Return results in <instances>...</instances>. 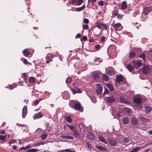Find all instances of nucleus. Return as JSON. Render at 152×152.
Returning a JSON list of instances; mask_svg holds the SVG:
<instances>
[{
  "label": "nucleus",
  "mask_w": 152,
  "mask_h": 152,
  "mask_svg": "<svg viewBox=\"0 0 152 152\" xmlns=\"http://www.w3.org/2000/svg\"><path fill=\"white\" fill-rule=\"evenodd\" d=\"M69 105L71 107L75 110H78L81 112L83 111V108L81 106L79 102L76 103L73 100L70 101Z\"/></svg>",
  "instance_id": "nucleus-1"
},
{
  "label": "nucleus",
  "mask_w": 152,
  "mask_h": 152,
  "mask_svg": "<svg viewBox=\"0 0 152 152\" xmlns=\"http://www.w3.org/2000/svg\"><path fill=\"white\" fill-rule=\"evenodd\" d=\"M103 88L100 84H98L96 87V92L98 95H100L102 92Z\"/></svg>",
  "instance_id": "nucleus-2"
},
{
  "label": "nucleus",
  "mask_w": 152,
  "mask_h": 152,
  "mask_svg": "<svg viewBox=\"0 0 152 152\" xmlns=\"http://www.w3.org/2000/svg\"><path fill=\"white\" fill-rule=\"evenodd\" d=\"M132 63L133 64L134 67L136 69L141 66L142 65V62L140 61H137L134 60L132 61Z\"/></svg>",
  "instance_id": "nucleus-3"
},
{
  "label": "nucleus",
  "mask_w": 152,
  "mask_h": 152,
  "mask_svg": "<svg viewBox=\"0 0 152 152\" xmlns=\"http://www.w3.org/2000/svg\"><path fill=\"white\" fill-rule=\"evenodd\" d=\"M124 77L122 75H120L116 76L115 80L118 83H120L124 81Z\"/></svg>",
  "instance_id": "nucleus-4"
},
{
  "label": "nucleus",
  "mask_w": 152,
  "mask_h": 152,
  "mask_svg": "<svg viewBox=\"0 0 152 152\" xmlns=\"http://www.w3.org/2000/svg\"><path fill=\"white\" fill-rule=\"evenodd\" d=\"M113 27L115 30L120 31L123 28L121 24L119 23L115 24L113 26Z\"/></svg>",
  "instance_id": "nucleus-5"
},
{
  "label": "nucleus",
  "mask_w": 152,
  "mask_h": 152,
  "mask_svg": "<svg viewBox=\"0 0 152 152\" xmlns=\"http://www.w3.org/2000/svg\"><path fill=\"white\" fill-rule=\"evenodd\" d=\"M107 73L110 75H113L115 73V71L114 69L110 67L107 69L106 70Z\"/></svg>",
  "instance_id": "nucleus-6"
},
{
  "label": "nucleus",
  "mask_w": 152,
  "mask_h": 152,
  "mask_svg": "<svg viewBox=\"0 0 152 152\" xmlns=\"http://www.w3.org/2000/svg\"><path fill=\"white\" fill-rule=\"evenodd\" d=\"M27 113V106H25L22 110V117L24 118L26 116Z\"/></svg>",
  "instance_id": "nucleus-7"
},
{
  "label": "nucleus",
  "mask_w": 152,
  "mask_h": 152,
  "mask_svg": "<svg viewBox=\"0 0 152 152\" xmlns=\"http://www.w3.org/2000/svg\"><path fill=\"white\" fill-rule=\"evenodd\" d=\"M43 116L42 113L41 112H39L38 113L35 114L33 117L34 119H36L41 118Z\"/></svg>",
  "instance_id": "nucleus-8"
},
{
  "label": "nucleus",
  "mask_w": 152,
  "mask_h": 152,
  "mask_svg": "<svg viewBox=\"0 0 152 152\" xmlns=\"http://www.w3.org/2000/svg\"><path fill=\"white\" fill-rule=\"evenodd\" d=\"M108 142L112 145L115 146L117 145V142L115 140L110 139H108L107 140Z\"/></svg>",
  "instance_id": "nucleus-9"
},
{
  "label": "nucleus",
  "mask_w": 152,
  "mask_h": 152,
  "mask_svg": "<svg viewBox=\"0 0 152 152\" xmlns=\"http://www.w3.org/2000/svg\"><path fill=\"white\" fill-rule=\"evenodd\" d=\"M106 99L107 102L110 103L114 102L115 100V99L113 96L107 97Z\"/></svg>",
  "instance_id": "nucleus-10"
},
{
  "label": "nucleus",
  "mask_w": 152,
  "mask_h": 152,
  "mask_svg": "<svg viewBox=\"0 0 152 152\" xmlns=\"http://www.w3.org/2000/svg\"><path fill=\"white\" fill-rule=\"evenodd\" d=\"M152 11V8L151 7H146L144 10V13L145 15H146Z\"/></svg>",
  "instance_id": "nucleus-11"
},
{
  "label": "nucleus",
  "mask_w": 152,
  "mask_h": 152,
  "mask_svg": "<svg viewBox=\"0 0 152 152\" xmlns=\"http://www.w3.org/2000/svg\"><path fill=\"white\" fill-rule=\"evenodd\" d=\"M143 73L146 75L149 71V68L147 66H144L142 69Z\"/></svg>",
  "instance_id": "nucleus-12"
},
{
  "label": "nucleus",
  "mask_w": 152,
  "mask_h": 152,
  "mask_svg": "<svg viewBox=\"0 0 152 152\" xmlns=\"http://www.w3.org/2000/svg\"><path fill=\"white\" fill-rule=\"evenodd\" d=\"M121 9L124 10L126 9L127 7L126 2V1H123L121 5Z\"/></svg>",
  "instance_id": "nucleus-13"
},
{
  "label": "nucleus",
  "mask_w": 152,
  "mask_h": 152,
  "mask_svg": "<svg viewBox=\"0 0 152 152\" xmlns=\"http://www.w3.org/2000/svg\"><path fill=\"white\" fill-rule=\"evenodd\" d=\"M136 53L135 52L131 51L129 53V58L130 59H132L136 56Z\"/></svg>",
  "instance_id": "nucleus-14"
},
{
  "label": "nucleus",
  "mask_w": 152,
  "mask_h": 152,
  "mask_svg": "<svg viewBox=\"0 0 152 152\" xmlns=\"http://www.w3.org/2000/svg\"><path fill=\"white\" fill-rule=\"evenodd\" d=\"M93 76L94 78V79L97 81L99 79V74L98 73L96 72H94L93 73Z\"/></svg>",
  "instance_id": "nucleus-15"
},
{
  "label": "nucleus",
  "mask_w": 152,
  "mask_h": 152,
  "mask_svg": "<svg viewBox=\"0 0 152 152\" xmlns=\"http://www.w3.org/2000/svg\"><path fill=\"white\" fill-rule=\"evenodd\" d=\"M126 67L130 72H132L133 71L134 68V67L130 64H127Z\"/></svg>",
  "instance_id": "nucleus-16"
},
{
  "label": "nucleus",
  "mask_w": 152,
  "mask_h": 152,
  "mask_svg": "<svg viewBox=\"0 0 152 152\" xmlns=\"http://www.w3.org/2000/svg\"><path fill=\"white\" fill-rule=\"evenodd\" d=\"M132 124L134 125H137L138 124L137 119L135 117H133L131 118Z\"/></svg>",
  "instance_id": "nucleus-17"
},
{
  "label": "nucleus",
  "mask_w": 152,
  "mask_h": 152,
  "mask_svg": "<svg viewBox=\"0 0 152 152\" xmlns=\"http://www.w3.org/2000/svg\"><path fill=\"white\" fill-rule=\"evenodd\" d=\"M72 91L74 94H75L76 93H80L82 92L80 88H74L72 89Z\"/></svg>",
  "instance_id": "nucleus-18"
},
{
  "label": "nucleus",
  "mask_w": 152,
  "mask_h": 152,
  "mask_svg": "<svg viewBox=\"0 0 152 152\" xmlns=\"http://www.w3.org/2000/svg\"><path fill=\"white\" fill-rule=\"evenodd\" d=\"M23 55L26 57H29V55L30 54V53L28 50V49H25L23 51Z\"/></svg>",
  "instance_id": "nucleus-19"
},
{
  "label": "nucleus",
  "mask_w": 152,
  "mask_h": 152,
  "mask_svg": "<svg viewBox=\"0 0 152 152\" xmlns=\"http://www.w3.org/2000/svg\"><path fill=\"white\" fill-rule=\"evenodd\" d=\"M49 55L50 54H48L45 57V59L46 60V62L47 64L49 63L50 61H52L53 60L52 58H50V57Z\"/></svg>",
  "instance_id": "nucleus-20"
},
{
  "label": "nucleus",
  "mask_w": 152,
  "mask_h": 152,
  "mask_svg": "<svg viewBox=\"0 0 152 152\" xmlns=\"http://www.w3.org/2000/svg\"><path fill=\"white\" fill-rule=\"evenodd\" d=\"M145 111L146 113H148L151 112L152 108L150 106H145Z\"/></svg>",
  "instance_id": "nucleus-21"
},
{
  "label": "nucleus",
  "mask_w": 152,
  "mask_h": 152,
  "mask_svg": "<svg viewBox=\"0 0 152 152\" xmlns=\"http://www.w3.org/2000/svg\"><path fill=\"white\" fill-rule=\"evenodd\" d=\"M61 137L64 139H66L70 140H73L74 139V138L73 137L67 135H62L61 136Z\"/></svg>",
  "instance_id": "nucleus-22"
},
{
  "label": "nucleus",
  "mask_w": 152,
  "mask_h": 152,
  "mask_svg": "<svg viewBox=\"0 0 152 152\" xmlns=\"http://www.w3.org/2000/svg\"><path fill=\"white\" fill-rule=\"evenodd\" d=\"M87 137L91 140H93L94 139V135L91 132H88L86 135Z\"/></svg>",
  "instance_id": "nucleus-23"
},
{
  "label": "nucleus",
  "mask_w": 152,
  "mask_h": 152,
  "mask_svg": "<svg viewBox=\"0 0 152 152\" xmlns=\"http://www.w3.org/2000/svg\"><path fill=\"white\" fill-rule=\"evenodd\" d=\"M73 135L75 138L79 137L80 135V134L79 133L78 131L77 130H75L73 132Z\"/></svg>",
  "instance_id": "nucleus-24"
},
{
  "label": "nucleus",
  "mask_w": 152,
  "mask_h": 152,
  "mask_svg": "<svg viewBox=\"0 0 152 152\" xmlns=\"http://www.w3.org/2000/svg\"><path fill=\"white\" fill-rule=\"evenodd\" d=\"M134 103L140 104L141 103V100L140 98L137 97L134 99Z\"/></svg>",
  "instance_id": "nucleus-25"
},
{
  "label": "nucleus",
  "mask_w": 152,
  "mask_h": 152,
  "mask_svg": "<svg viewBox=\"0 0 152 152\" xmlns=\"http://www.w3.org/2000/svg\"><path fill=\"white\" fill-rule=\"evenodd\" d=\"M123 123L124 124H128L129 123V119L128 118L123 117L122 119Z\"/></svg>",
  "instance_id": "nucleus-26"
},
{
  "label": "nucleus",
  "mask_w": 152,
  "mask_h": 152,
  "mask_svg": "<svg viewBox=\"0 0 152 152\" xmlns=\"http://www.w3.org/2000/svg\"><path fill=\"white\" fill-rule=\"evenodd\" d=\"M95 147L99 150L102 151H104L106 150V149L105 147H102V146L95 145Z\"/></svg>",
  "instance_id": "nucleus-27"
},
{
  "label": "nucleus",
  "mask_w": 152,
  "mask_h": 152,
  "mask_svg": "<svg viewBox=\"0 0 152 152\" xmlns=\"http://www.w3.org/2000/svg\"><path fill=\"white\" fill-rule=\"evenodd\" d=\"M98 137L99 140L101 142H104L105 143H107V142L106 140L104 139V137L101 136L99 135L98 136Z\"/></svg>",
  "instance_id": "nucleus-28"
},
{
  "label": "nucleus",
  "mask_w": 152,
  "mask_h": 152,
  "mask_svg": "<svg viewBox=\"0 0 152 152\" xmlns=\"http://www.w3.org/2000/svg\"><path fill=\"white\" fill-rule=\"evenodd\" d=\"M36 80L35 78L34 77H30L28 79V81L30 83H33L35 82Z\"/></svg>",
  "instance_id": "nucleus-29"
},
{
  "label": "nucleus",
  "mask_w": 152,
  "mask_h": 152,
  "mask_svg": "<svg viewBox=\"0 0 152 152\" xmlns=\"http://www.w3.org/2000/svg\"><path fill=\"white\" fill-rule=\"evenodd\" d=\"M65 120L66 122L69 123H71L72 122V119L69 116H66L65 117Z\"/></svg>",
  "instance_id": "nucleus-30"
},
{
  "label": "nucleus",
  "mask_w": 152,
  "mask_h": 152,
  "mask_svg": "<svg viewBox=\"0 0 152 152\" xmlns=\"http://www.w3.org/2000/svg\"><path fill=\"white\" fill-rule=\"evenodd\" d=\"M107 87L109 88L110 91H113L114 88L112 84H107Z\"/></svg>",
  "instance_id": "nucleus-31"
},
{
  "label": "nucleus",
  "mask_w": 152,
  "mask_h": 152,
  "mask_svg": "<svg viewBox=\"0 0 152 152\" xmlns=\"http://www.w3.org/2000/svg\"><path fill=\"white\" fill-rule=\"evenodd\" d=\"M85 5L84 4L81 7L77 8L76 10L78 12L81 11L85 8Z\"/></svg>",
  "instance_id": "nucleus-32"
},
{
  "label": "nucleus",
  "mask_w": 152,
  "mask_h": 152,
  "mask_svg": "<svg viewBox=\"0 0 152 152\" xmlns=\"http://www.w3.org/2000/svg\"><path fill=\"white\" fill-rule=\"evenodd\" d=\"M39 150L37 149L32 148L28 150L26 152H37Z\"/></svg>",
  "instance_id": "nucleus-33"
},
{
  "label": "nucleus",
  "mask_w": 152,
  "mask_h": 152,
  "mask_svg": "<svg viewBox=\"0 0 152 152\" xmlns=\"http://www.w3.org/2000/svg\"><path fill=\"white\" fill-rule=\"evenodd\" d=\"M140 147H136L133 149L132 150L130 151L129 152H137L138 151L140 150Z\"/></svg>",
  "instance_id": "nucleus-34"
},
{
  "label": "nucleus",
  "mask_w": 152,
  "mask_h": 152,
  "mask_svg": "<svg viewBox=\"0 0 152 152\" xmlns=\"http://www.w3.org/2000/svg\"><path fill=\"white\" fill-rule=\"evenodd\" d=\"M102 77L103 80L107 81L108 79V77L107 75L103 74L102 76Z\"/></svg>",
  "instance_id": "nucleus-35"
},
{
  "label": "nucleus",
  "mask_w": 152,
  "mask_h": 152,
  "mask_svg": "<svg viewBox=\"0 0 152 152\" xmlns=\"http://www.w3.org/2000/svg\"><path fill=\"white\" fill-rule=\"evenodd\" d=\"M120 100L121 102L123 103H126L127 101L125 100L124 97H121L120 98Z\"/></svg>",
  "instance_id": "nucleus-36"
},
{
  "label": "nucleus",
  "mask_w": 152,
  "mask_h": 152,
  "mask_svg": "<svg viewBox=\"0 0 152 152\" xmlns=\"http://www.w3.org/2000/svg\"><path fill=\"white\" fill-rule=\"evenodd\" d=\"M31 147V146L29 145H28L27 146L25 147H22L20 148L19 149V151H21L22 150H26L28 148H30Z\"/></svg>",
  "instance_id": "nucleus-37"
},
{
  "label": "nucleus",
  "mask_w": 152,
  "mask_h": 152,
  "mask_svg": "<svg viewBox=\"0 0 152 152\" xmlns=\"http://www.w3.org/2000/svg\"><path fill=\"white\" fill-rule=\"evenodd\" d=\"M138 57L140 58H142L143 61H145L146 59L145 55L144 53H142V54L139 55Z\"/></svg>",
  "instance_id": "nucleus-38"
},
{
  "label": "nucleus",
  "mask_w": 152,
  "mask_h": 152,
  "mask_svg": "<svg viewBox=\"0 0 152 152\" xmlns=\"http://www.w3.org/2000/svg\"><path fill=\"white\" fill-rule=\"evenodd\" d=\"M97 25H96V27L100 29H101L102 27L103 23H97Z\"/></svg>",
  "instance_id": "nucleus-39"
},
{
  "label": "nucleus",
  "mask_w": 152,
  "mask_h": 152,
  "mask_svg": "<svg viewBox=\"0 0 152 152\" xmlns=\"http://www.w3.org/2000/svg\"><path fill=\"white\" fill-rule=\"evenodd\" d=\"M17 86V85L16 84L14 83L12 85H10L9 86V87L10 88V89L12 90L14 88H16Z\"/></svg>",
  "instance_id": "nucleus-40"
},
{
  "label": "nucleus",
  "mask_w": 152,
  "mask_h": 152,
  "mask_svg": "<svg viewBox=\"0 0 152 152\" xmlns=\"http://www.w3.org/2000/svg\"><path fill=\"white\" fill-rule=\"evenodd\" d=\"M41 99H42L41 98H39L38 100H36L34 103V105L36 106L38 105L39 102L41 100Z\"/></svg>",
  "instance_id": "nucleus-41"
},
{
  "label": "nucleus",
  "mask_w": 152,
  "mask_h": 152,
  "mask_svg": "<svg viewBox=\"0 0 152 152\" xmlns=\"http://www.w3.org/2000/svg\"><path fill=\"white\" fill-rule=\"evenodd\" d=\"M129 141V138H125L122 140V142L124 143H128Z\"/></svg>",
  "instance_id": "nucleus-42"
},
{
  "label": "nucleus",
  "mask_w": 152,
  "mask_h": 152,
  "mask_svg": "<svg viewBox=\"0 0 152 152\" xmlns=\"http://www.w3.org/2000/svg\"><path fill=\"white\" fill-rule=\"evenodd\" d=\"M22 75L23 77V79L24 80L25 82H26L28 78L27 74L26 73H23L22 74Z\"/></svg>",
  "instance_id": "nucleus-43"
},
{
  "label": "nucleus",
  "mask_w": 152,
  "mask_h": 152,
  "mask_svg": "<svg viewBox=\"0 0 152 152\" xmlns=\"http://www.w3.org/2000/svg\"><path fill=\"white\" fill-rule=\"evenodd\" d=\"M102 61V60H101V58H96L94 60V62H98V63H99Z\"/></svg>",
  "instance_id": "nucleus-44"
},
{
  "label": "nucleus",
  "mask_w": 152,
  "mask_h": 152,
  "mask_svg": "<svg viewBox=\"0 0 152 152\" xmlns=\"http://www.w3.org/2000/svg\"><path fill=\"white\" fill-rule=\"evenodd\" d=\"M66 125L72 130H74L75 129V127L71 125H69L67 124H66Z\"/></svg>",
  "instance_id": "nucleus-45"
},
{
  "label": "nucleus",
  "mask_w": 152,
  "mask_h": 152,
  "mask_svg": "<svg viewBox=\"0 0 152 152\" xmlns=\"http://www.w3.org/2000/svg\"><path fill=\"white\" fill-rule=\"evenodd\" d=\"M72 80V78L71 77H69L67 78L66 81V84H68Z\"/></svg>",
  "instance_id": "nucleus-46"
},
{
  "label": "nucleus",
  "mask_w": 152,
  "mask_h": 152,
  "mask_svg": "<svg viewBox=\"0 0 152 152\" xmlns=\"http://www.w3.org/2000/svg\"><path fill=\"white\" fill-rule=\"evenodd\" d=\"M105 37L104 36H102L101 38L100 41V43L104 42L105 41Z\"/></svg>",
  "instance_id": "nucleus-47"
},
{
  "label": "nucleus",
  "mask_w": 152,
  "mask_h": 152,
  "mask_svg": "<svg viewBox=\"0 0 152 152\" xmlns=\"http://www.w3.org/2000/svg\"><path fill=\"white\" fill-rule=\"evenodd\" d=\"M141 118L142 119V121L144 122L147 123L149 121V119L145 118L142 117Z\"/></svg>",
  "instance_id": "nucleus-48"
},
{
  "label": "nucleus",
  "mask_w": 152,
  "mask_h": 152,
  "mask_svg": "<svg viewBox=\"0 0 152 152\" xmlns=\"http://www.w3.org/2000/svg\"><path fill=\"white\" fill-rule=\"evenodd\" d=\"M47 136V134H43L41 135V137L42 140H44L45 139Z\"/></svg>",
  "instance_id": "nucleus-49"
},
{
  "label": "nucleus",
  "mask_w": 152,
  "mask_h": 152,
  "mask_svg": "<svg viewBox=\"0 0 152 152\" xmlns=\"http://www.w3.org/2000/svg\"><path fill=\"white\" fill-rule=\"evenodd\" d=\"M6 139V136L4 135H0V140L2 141H4Z\"/></svg>",
  "instance_id": "nucleus-50"
},
{
  "label": "nucleus",
  "mask_w": 152,
  "mask_h": 152,
  "mask_svg": "<svg viewBox=\"0 0 152 152\" xmlns=\"http://www.w3.org/2000/svg\"><path fill=\"white\" fill-rule=\"evenodd\" d=\"M109 93V91L106 88H104V91L103 93V95H104L105 94H108Z\"/></svg>",
  "instance_id": "nucleus-51"
},
{
  "label": "nucleus",
  "mask_w": 152,
  "mask_h": 152,
  "mask_svg": "<svg viewBox=\"0 0 152 152\" xmlns=\"http://www.w3.org/2000/svg\"><path fill=\"white\" fill-rule=\"evenodd\" d=\"M88 26L87 24H84L83 26V27L84 29H87L88 28Z\"/></svg>",
  "instance_id": "nucleus-52"
},
{
  "label": "nucleus",
  "mask_w": 152,
  "mask_h": 152,
  "mask_svg": "<svg viewBox=\"0 0 152 152\" xmlns=\"http://www.w3.org/2000/svg\"><path fill=\"white\" fill-rule=\"evenodd\" d=\"M95 48L96 49L99 50L101 48V46L99 45H95Z\"/></svg>",
  "instance_id": "nucleus-53"
},
{
  "label": "nucleus",
  "mask_w": 152,
  "mask_h": 152,
  "mask_svg": "<svg viewBox=\"0 0 152 152\" xmlns=\"http://www.w3.org/2000/svg\"><path fill=\"white\" fill-rule=\"evenodd\" d=\"M87 39V37L86 36H83L81 39V40H82L84 41H86Z\"/></svg>",
  "instance_id": "nucleus-54"
},
{
  "label": "nucleus",
  "mask_w": 152,
  "mask_h": 152,
  "mask_svg": "<svg viewBox=\"0 0 152 152\" xmlns=\"http://www.w3.org/2000/svg\"><path fill=\"white\" fill-rule=\"evenodd\" d=\"M83 22L86 24H88L89 22V20L88 19L85 18L84 19Z\"/></svg>",
  "instance_id": "nucleus-55"
},
{
  "label": "nucleus",
  "mask_w": 152,
  "mask_h": 152,
  "mask_svg": "<svg viewBox=\"0 0 152 152\" xmlns=\"http://www.w3.org/2000/svg\"><path fill=\"white\" fill-rule=\"evenodd\" d=\"M104 1H100L98 3V4L100 6H102L103 5Z\"/></svg>",
  "instance_id": "nucleus-56"
},
{
  "label": "nucleus",
  "mask_w": 152,
  "mask_h": 152,
  "mask_svg": "<svg viewBox=\"0 0 152 152\" xmlns=\"http://www.w3.org/2000/svg\"><path fill=\"white\" fill-rule=\"evenodd\" d=\"M83 0H78L77 3V5H80L83 2Z\"/></svg>",
  "instance_id": "nucleus-57"
},
{
  "label": "nucleus",
  "mask_w": 152,
  "mask_h": 152,
  "mask_svg": "<svg viewBox=\"0 0 152 152\" xmlns=\"http://www.w3.org/2000/svg\"><path fill=\"white\" fill-rule=\"evenodd\" d=\"M117 17L119 19H121L122 18V16L120 14H118Z\"/></svg>",
  "instance_id": "nucleus-58"
},
{
  "label": "nucleus",
  "mask_w": 152,
  "mask_h": 152,
  "mask_svg": "<svg viewBox=\"0 0 152 152\" xmlns=\"http://www.w3.org/2000/svg\"><path fill=\"white\" fill-rule=\"evenodd\" d=\"M102 27H103L104 30H107L108 28V26L106 24L103 23Z\"/></svg>",
  "instance_id": "nucleus-59"
},
{
  "label": "nucleus",
  "mask_w": 152,
  "mask_h": 152,
  "mask_svg": "<svg viewBox=\"0 0 152 152\" xmlns=\"http://www.w3.org/2000/svg\"><path fill=\"white\" fill-rule=\"evenodd\" d=\"M16 142V140L15 139H13L11 140L10 142H9V144L10 145L11 144L13 143H15Z\"/></svg>",
  "instance_id": "nucleus-60"
},
{
  "label": "nucleus",
  "mask_w": 152,
  "mask_h": 152,
  "mask_svg": "<svg viewBox=\"0 0 152 152\" xmlns=\"http://www.w3.org/2000/svg\"><path fill=\"white\" fill-rule=\"evenodd\" d=\"M86 145L89 148L91 149V148L92 146L91 144L88 142H87L86 143Z\"/></svg>",
  "instance_id": "nucleus-61"
},
{
  "label": "nucleus",
  "mask_w": 152,
  "mask_h": 152,
  "mask_svg": "<svg viewBox=\"0 0 152 152\" xmlns=\"http://www.w3.org/2000/svg\"><path fill=\"white\" fill-rule=\"evenodd\" d=\"M91 99L92 101L94 103H95L96 102V99H95V98H94V97H91Z\"/></svg>",
  "instance_id": "nucleus-62"
},
{
  "label": "nucleus",
  "mask_w": 152,
  "mask_h": 152,
  "mask_svg": "<svg viewBox=\"0 0 152 152\" xmlns=\"http://www.w3.org/2000/svg\"><path fill=\"white\" fill-rule=\"evenodd\" d=\"M23 62V63L25 64H28V62L26 58L24 59Z\"/></svg>",
  "instance_id": "nucleus-63"
},
{
  "label": "nucleus",
  "mask_w": 152,
  "mask_h": 152,
  "mask_svg": "<svg viewBox=\"0 0 152 152\" xmlns=\"http://www.w3.org/2000/svg\"><path fill=\"white\" fill-rule=\"evenodd\" d=\"M136 107L139 110L141 109L142 108V106L140 104L136 105Z\"/></svg>",
  "instance_id": "nucleus-64"
}]
</instances>
